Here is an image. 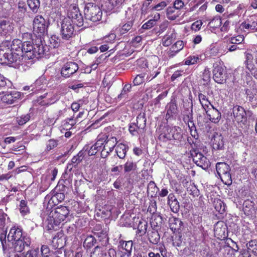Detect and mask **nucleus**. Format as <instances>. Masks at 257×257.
<instances>
[{"label": "nucleus", "instance_id": "nucleus-24", "mask_svg": "<svg viewBox=\"0 0 257 257\" xmlns=\"http://www.w3.org/2000/svg\"><path fill=\"white\" fill-rule=\"evenodd\" d=\"M246 100L249 102H252L255 100V96L257 95V88L255 85L245 89Z\"/></svg>", "mask_w": 257, "mask_h": 257}, {"label": "nucleus", "instance_id": "nucleus-28", "mask_svg": "<svg viewBox=\"0 0 257 257\" xmlns=\"http://www.w3.org/2000/svg\"><path fill=\"white\" fill-rule=\"evenodd\" d=\"M183 186L187 188V191L190 194L194 196H198L199 190L194 183H191V182L189 183L188 181H186L185 182L183 181Z\"/></svg>", "mask_w": 257, "mask_h": 257}, {"label": "nucleus", "instance_id": "nucleus-27", "mask_svg": "<svg viewBox=\"0 0 257 257\" xmlns=\"http://www.w3.org/2000/svg\"><path fill=\"white\" fill-rule=\"evenodd\" d=\"M124 0H107L105 2V6L108 11H110L114 9L120 7Z\"/></svg>", "mask_w": 257, "mask_h": 257}, {"label": "nucleus", "instance_id": "nucleus-60", "mask_svg": "<svg viewBox=\"0 0 257 257\" xmlns=\"http://www.w3.org/2000/svg\"><path fill=\"white\" fill-rule=\"evenodd\" d=\"M198 60H199L198 57H196L195 56H191L186 60L185 64L188 65H192L196 63Z\"/></svg>", "mask_w": 257, "mask_h": 257}, {"label": "nucleus", "instance_id": "nucleus-11", "mask_svg": "<svg viewBox=\"0 0 257 257\" xmlns=\"http://www.w3.org/2000/svg\"><path fill=\"white\" fill-rule=\"evenodd\" d=\"M213 79L214 81L220 84L224 83L227 78L226 70L219 66H216L213 69Z\"/></svg>", "mask_w": 257, "mask_h": 257}, {"label": "nucleus", "instance_id": "nucleus-43", "mask_svg": "<svg viewBox=\"0 0 257 257\" xmlns=\"http://www.w3.org/2000/svg\"><path fill=\"white\" fill-rule=\"evenodd\" d=\"M137 168V165L133 161H127L124 165V170L125 172H129L134 171Z\"/></svg>", "mask_w": 257, "mask_h": 257}, {"label": "nucleus", "instance_id": "nucleus-54", "mask_svg": "<svg viewBox=\"0 0 257 257\" xmlns=\"http://www.w3.org/2000/svg\"><path fill=\"white\" fill-rule=\"evenodd\" d=\"M26 257H41L38 248L28 251L26 253Z\"/></svg>", "mask_w": 257, "mask_h": 257}, {"label": "nucleus", "instance_id": "nucleus-6", "mask_svg": "<svg viewBox=\"0 0 257 257\" xmlns=\"http://www.w3.org/2000/svg\"><path fill=\"white\" fill-rule=\"evenodd\" d=\"M60 35L63 40L69 41L74 37V26L69 19H63L60 22Z\"/></svg>", "mask_w": 257, "mask_h": 257}, {"label": "nucleus", "instance_id": "nucleus-40", "mask_svg": "<svg viewBox=\"0 0 257 257\" xmlns=\"http://www.w3.org/2000/svg\"><path fill=\"white\" fill-rule=\"evenodd\" d=\"M183 48V42L182 41H178L172 47L170 50L169 56L171 53H177Z\"/></svg>", "mask_w": 257, "mask_h": 257}, {"label": "nucleus", "instance_id": "nucleus-8", "mask_svg": "<svg viewBox=\"0 0 257 257\" xmlns=\"http://www.w3.org/2000/svg\"><path fill=\"white\" fill-rule=\"evenodd\" d=\"M48 26L45 19L41 15H37L33 21L34 32L41 37L47 30Z\"/></svg>", "mask_w": 257, "mask_h": 257}, {"label": "nucleus", "instance_id": "nucleus-35", "mask_svg": "<svg viewBox=\"0 0 257 257\" xmlns=\"http://www.w3.org/2000/svg\"><path fill=\"white\" fill-rule=\"evenodd\" d=\"M131 84H125L123 87L121 93L117 96V99L121 100L122 99H125L127 97L128 92L131 91Z\"/></svg>", "mask_w": 257, "mask_h": 257}, {"label": "nucleus", "instance_id": "nucleus-9", "mask_svg": "<svg viewBox=\"0 0 257 257\" xmlns=\"http://www.w3.org/2000/svg\"><path fill=\"white\" fill-rule=\"evenodd\" d=\"M194 162L199 167L206 170L210 166V162L203 155L197 150L191 151Z\"/></svg>", "mask_w": 257, "mask_h": 257}, {"label": "nucleus", "instance_id": "nucleus-58", "mask_svg": "<svg viewBox=\"0 0 257 257\" xmlns=\"http://www.w3.org/2000/svg\"><path fill=\"white\" fill-rule=\"evenodd\" d=\"M138 130H139L138 125L136 123H132L130 125L129 132L133 136H136L138 134Z\"/></svg>", "mask_w": 257, "mask_h": 257}, {"label": "nucleus", "instance_id": "nucleus-30", "mask_svg": "<svg viewBox=\"0 0 257 257\" xmlns=\"http://www.w3.org/2000/svg\"><path fill=\"white\" fill-rule=\"evenodd\" d=\"M167 111L166 117L170 118V116H173V114L177 112V106L174 102H171L167 105L166 107Z\"/></svg>", "mask_w": 257, "mask_h": 257}, {"label": "nucleus", "instance_id": "nucleus-21", "mask_svg": "<svg viewBox=\"0 0 257 257\" xmlns=\"http://www.w3.org/2000/svg\"><path fill=\"white\" fill-rule=\"evenodd\" d=\"M27 11V7L24 2H19L18 4V10L15 13L13 17L17 21L21 20Z\"/></svg>", "mask_w": 257, "mask_h": 257}, {"label": "nucleus", "instance_id": "nucleus-15", "mask_svg": "<svg viewBox=\"0 0 257 257\" xmlns=\"http://www.w3.org/2000/svg\"><path fill=\"white\" fill-rule=\"evenodd\" d=\"M14 30V25L9 20H3L0 21V34L2 35H9Z\"/></svg>", "mask_w": 257, "mask_h": 257}, {"label": "nucleus", "instance_id": "nucleus-56", "mask_svg": "<svg viewBox=\"0 0 257 257\" xmlns=\"http://www.w3.org/2000/svg\"><path fill=\"white\" fill-rule=\"evenodd\" d=\"M41 254L44 257H48L51 253L50 249L46 245H42L41 248Z\"/></svg>", "mask_w": 257, "mask_h": 257}, {"label": "nucleus", "instance_id": "nucleus-10", "mask_svg": "<svg viewBox=\"0 0 257 257\" xmlns=\"http://www.w3.org/2000/svg\"><path fill=\"white\" fill-rule=\"evenodd\" d=\"M78 69V65L75 62H67L61 68V76L66 78H69L76 73Z\"/></svg>", "mask_w": 257, "mask_h": 257}, {"label": "nucleus", "instance_id": "nucleus-18", "mask_svg": "<svg viewBox=\"0 0 257 257\" xmlns=\"http://www.w3.org/2000/svg\"><path fill=\"white\" fill-rule=\"evenodd\" d=\"M255 207L253 201L247 199L243 204V211L244 214L248 216H252L255 214Z\"/></svg>", "mask_w": 257, "mask_h": 257}, {"label": "nucleus", "instance_id": "nucleus-12", "mask_svg": "<svg viewBox=\"0 0 257 257\" xmlns=\"http://www.w3.org/2000/svg\"><path fill=\"white\" fill-rule=\"evenodd\" d=\"M31 239L28 236H24L23 238L12 242L13 247L15 251L21 252L25 246H29L31 244Z\"/></svg>", "mask_w": 257, "mask_h": 257}, {"label": "nucleus", "instance_id": "nucleus-62", "mask_svg": "<svg viewBox=\"0 0 257 257\" xmlns=\"http://www.w3.org/2000/svg\"><path fill=\"white\" fill-rule=\"evenodd\" d=\"M152 0H146L145 1L141 8V12L142 14H146L147 13L148 7L150 5Z\"/></svg>", "mask_w": 257, "mask_h": 257}, {"label": "nucleus", "instance_id": "nucleus-7", "mask_svg": "<svg viewBox=\"0 0 257 257\" xmlns=\"http://www.w3.org/2000/svg\"><path fill=\"white\" fill-rule=\"evenodd\" d=\"M5 43L3 44L0 46V63L6 64H15L16 66L19 65L17 64V61L15 59V57L11 52L9 47L8 45L6 46Z\"/></svg>", "mask_w": 257, "mask_h": 257}, {"label": "nucleus", "instance_id": "nucleus-14", "mask_svg": "<svg viewBox=\"0 0 257 257\" xmlns=\"http://www.w3.org/2000/svg\"><path fill=\"white\" fill-rule=\"evenodd\" d=\"M22 230L19 228L12 227L7 236V239L9 242H13L23 238Z\"/></svg>", "mask_w": 257, "mask_h": 257}, {"label": "nucleus", "instance_id": "nucleus-48", "mask_svg": "<svg viewBox=\"0 0 257 257\" xmlns=\"http://www.w3.org/2000/svg\"><path fill=\"white\" fill-rule=\"evenodd\" d=\"M65 198V195L63 193H58L53 196L51 199V200L53 202L55 203H58L61 202Z\"/></svg>", "mask_w": 257, "mask_h": 257}, {"label": "nucleus", "instance_id": "nucleus-44", "mask_svg": "<svg viewBox=\"0 0 257 257\" xmlns=\"http://www.w3.org/2000/svg\"><path fill=\"white\" fill-rule=\"evenodd\" d=\"M30 117L31 116L30 114L22 115L17 117V122L19 125H23L30 120Z\"/></svg>", "mask_w": 257, "mask_h": 257}, {"label": "nucleus", "instance_id": "nucleus-64", "mask_svg": "<svg viewBox=\"0 0 257 257\" xmlns=\"http://www.w3.org/2000/svg\"><path fill=\"white\" fill-rule=\"evenodd\" d=\"M202 25V22L201 20H198L194 22L191 25V29L195 31L199 30Z\"/></svg>", "mask_w": 257, "mask_h": 257}, {"label": "nucleus", "instance_id": "nucleus-23", "mask_svg": "<svg viewBox=\"0 0 257 257\" xmlns=\"http://www.w3.org/2000/svg\"><path fill=\"white\" fill-rule=\"evenodd\" d=\"M133 242L132 240L127 241L120 240L119 241L118 247L119 250H123L128 252V254H132Z\"/></svg>", "mask_w": 257, "mask_h": 257}, {"label": "nucleus", "instance_id": "nucleus-45", "mask_svg": "<svg viewBox=\"0 0 257 257\" xmlns=\"http://www.w3.org/2000/svg\"><path fill=\"white\" fill-rule=\"evenodd\" d=\"M20 211L22 215H25L29 212V209L27 206V202L22 200L20 202Z\"/></svg>", "mask_w": 257, "mask_h": 257}, {"label": "nucleus", "instance_id": "nucleus-37", "mask_svg": "<svg viewBox=\"0 0 257 257\" xmlns=\"http://www.w3.org/2000/svg\"><path fill=\"white\" fill-rule=\"evenodd\" d=\"M102 139H103L104 143H105V145L103 146L104 150H107V147L109 145H112V147L114 148L117 144V139L114 137L110 138L106 137V138H102Z\"/></svg>", "mask_w": 257, "mask_h": 257}, {"label": "nucleus", "instance_id": "nucleus-3", "mask_svg": "<svg viewBox=\"0 0 257 257\" xmlns=\"http://www.w3.org/2000/svg\"><path fill=\"white\" fill-rule=\"evenodd\" d=\"M182 138L181 128L176 126H165L159 136V139L163 142H166L172 139L180 141Z\"/></svg>", "mask_w": 257, "mask_h": 257}, {"label": "nucleus", "instance_id": "nucleus-34", "mask_svg": "<svg viewBox=\"0 0 257 257\" xmlns=\"http://www.w3.org/2000/svg\"><path fill=\"white\" fill-rule=\"evenodd\" d=\"M27 4L33 13H37L40 7V0H27Z\"/></svg>", "mask_w": 257, "mask_h": 257}, {"label": "nucleus", "instance_id": "nucleus-59", "mask_svg": "<svg viewBox=\"0 0 257 257\" xmlns=\"http://www.w3.org/2000/svg\"><path fill=\"white\" fill-rule=\"evenodd\" d=\"M147 226L148 225L147 222L143 223L140 222L138 227V231L140 233H142L143 234H144L147 231Z\"/></svg>", "mask_w": 257, "mask_h": 257}, {"label": "nucleus", "instance_id": "nucleus-42", "mask_svg": "<svg viewBox=\"0 0 257 257\" xmlns=\"http://www.w3.org/2000/svg\"><path fill=\"white\" fill-rule=\"evenodd\" d=\"M176 10L174 6L169 7L167 8L166 14L169 20H174L178 17V15L174 14Z\"/></svg>", "mask_w": 257, "mask_h": 257}, {"label": "nucleus", "instance_id": "nucleus-53", "mask_svg": "<svg viewBox=\"0 0 257 257\" xmlns=\"http://www.w3.org/2000/svg\"><path fill=\"white\" fill-rule=\"evenodd\" d=\"M72 24L78 27H80L83 26L84 25V19L82 15H78V17L75 20H74L72 21Z\"/></svg>", "mask_w": 257, "mask_h": 257}, {"label": "nucleus", "instance_id": "nucleus-47", "mask_svg": "<svg viewBox=\"0 0 257 257\" xmlns=\"http://www.w3.org/2000/svg\"><path fill=\"white\" fill-rule=\"evenodd\" d=\"M145 74L142 73L137 75L136 77L134 79L133 83L134 85H139L142 84L145 80Z\"/></svg>", "mask_w": 257, "mask_h": 257}, {"label": "nucleus", "instance_id": "nucleus-17", "mask_svg": "<svg viewBox=\"0 0 257 257\" xmlns=\"http://www.w3.org/2000/svg\"><path fill=\"white\" fill-rule=\"evenodd\" d=\"M206 114L209 120L214 123H218L221 118V113L213 105L206 110Z\"/></svg>", "mask_w": 257, "mask_h": 257}, {"label": "nucleus", "instance_id": "nucleus-38", "mask_svg": "<svg viewBox=\"0 0 257 257\" xmlns=\"http://www.w3.org/2000/svg\"><path fill=\"white\" fill-rule=\"evenodd\" d=\"M159 188L157 187L154 181H150L148 185L147 193L148 195H150L152 197L156 195Z\"/></svg>", "mask_w": 257, "mask_h": 257}, {"label": "nucleus", "instance_id": "nucleus-41", "mask_svg": "<svg viewBox=\"0 0 257 257\" xmlns=\"http://www.w3.org/2000/svg\"><path fill=\"white\" fill-rule=\"evenodd\" d=\"M94 234L98 238L100 241H104L106 243L108 240L107 231L101 230L100 232H95Z\"/></svg>", "mask_w": 257, "mask_h": 257}, {"label": "nucleus", "instance_id": "nucleus-31", "mask_svg": "<svg viewBox=\"0 0 257 257\" xmlns=\"http://www.w3.org/2000/svg\"><path fill=\"white\" fill-rule=\"evenodd\" d=\"M246 246L248 251L257 256V240L256 239H252L248 241L246 243Z\"/></svg>", "mask_w": 257, "mask_h": 257}, {"label": "nucleus", "instance_id": "nucleus-36", "mask_svg": "<svg viewBox=\"0 0 257 257\" xmlns=\"http://www.w3.org/2000/svg\"><path fill=\"white\" fill-rule=\"evenodd\" d=\"M96 242V238L92 236H88L83 242V246L87 248H90L91 247L93 246Z\"/></svg>", "mask_w": 257, "mask_h": 257}, {"label": "nucleus", "instance_id": "nucleus-50", "mask_svg": "<svg viewBox=\"0 0 257 257\" xmlns=\"http://www.w3.org/2000/svg\"><path fill=\"white\" fill-rule=\"evenodd\" d=\"M168 26V22L167 21H164L163 23H162L160 26L159 28H155L154 30L155 31L156 33L157 34L159 33L161 34L164 32Z\"/></svg>", "mask_w": 257, "mask_h": 257}, {"label": "nucleus", "instance_id": "nucleus-32", "mask_svg": "<svg viewBox=\"0 0 257 257\" xmlns=\"http://www.w3.org/2000/svg\"><path fill=\"white\" fill-rule=\"evenodd\" d=\"M137 125L139 129L143 130L146 126V118L145 112H141L137 117Z\"/></svg>", "mask_w": 257, "mask_h": 257}, {"label": "nucleus", "instance_id": "nucleus-61", "mask_svg": "<svg viewBox=\"0 0 257 257\" xmlns=\"http://www.w3.org/2000/svg\"><path fill=\"white\" fill-rule=\"evenodd\" d=\"M256 66L249 65L248 66V70H250L251 75L257 79V58L256 59Z\"/></svg>", "mask_w": 257, "mask_h": 257}, {"label": "nucleus", "instance_id": "nucleus-29", "mask_svg": "<svg viewBox=\"0 0 257 257\" xmlns=\"http://www.w3.org/2000/svg\"><path fill=\"white\" fill-rule=\"evenodd\" d=\"M213 206L216 211L220 214H223L225 212L226 205L220 199H215L213 201Z\"/></svg>", "mask_w": 257, "mask_h": 257}, {"label": "nucleus", "instance_id": "nucleus-51", "mask_svg": "<svg viewBox=\"0 0 257 257\" xmlns=\"http://www.w3.org/2000/svg\"><path fill=\"white\" fill-rule=\"evenodd\" d=\"M133 26V22L132 21H128L125 24H124L121 29H120V33L123 35L127 33L129 30L131 29Z\"/></svg>", "mask_w": 257, "mask_h": 257}, {"label": "nucleus", "instance_id": "nucleus-52", "mask_svg": "<svg viewBox=\"0 0 257 257\" xmlns=\"http://www.w3.org/2000/svg\"><path fill=\"white\" fill-rule=\"evenodd\" d=\"M171 210L174 213H177L180 209V205L178 200L168 203Z\"/></svg>", "mask_w": 257, "mask_h": 257}, {"label": "nucleus", "instance_id": "nucleus-4", "mask_svg": "<svg viewBox=\"0 0 257 257\" xmlns=\"http://www.w3.org/2000/svg\"><path fill=\"white\" fill-rule=\"evenodd\" d=\"M84 14L86 20L96 22L101 20L102 12L98 6L89 3L85 6Z\"/></svg>", "mask_w": 257, "mask_h": 257}, {"label": "nucleus", "instance_id": "nucleus-49", "mask_svg": "<svg viewBox=\"0 0 257 257\" xmlns=\"http://www.w3.org/2000/svg\"><path fill=\"white\" fill-rule=\"evenodd\" d=\"M221 20L219 17H215L208 24V25L213 28H216L220 26Z\"/></svg>", "mask_w": 257, "mask_h": 257}, {"label": "nucleus", "instance_id": "nucleus-13", "mask_svg": "<svg viewBox=\"0 0 257 257\" xmlns=\"http://www.w3.org/2000/svg\"><path fill=\"white\" fill-rule=\"evenodd\" d=\"M169 223L170 229L178 233H181L184 228V223L178 218L171 216L169 218Z\"/></svg>", "mask_w": 257, "mask_h": 257}, {"label": "nucleus", "instance_id": "nucleus-46", "mask_svg": "<svg viewBox=\"0 0 257 257\" xmlns=\"http://www.w3.org/2000/svg\"><path fill=\"white\" fill-rule=\"evenodd\" d=\"M59 141L55 139L49 140L46 144V150L50 151L58 145Z\"/></svg>", "mask_w": 257, "mask_h": 257}, {"label": "nucleus", "instance_id": "nucleus-33", "mask_svg": "<svg viewBox=\"0 0 257 257\" xmlns=\"http://www.w3.org/2000/svg\"><path fill=\"white\" fill-rule=\"evenodd\" d=\"M148 235L149 241L153 244H156L160 241V234L156 230L153 229L150 233H149Z\"/></svg>", "mask_w": 257, "mask_h": 257}, {"label": "nucleus", "instance_id": "nucleus-1", "mask_svg": "<svg viewBox=\"0 0 257 257\" xmlns=\"http://www.w3.org/2000/svg\"><path fill=\"white\" fill-rule=\"evenodd\" d=\"M38 43L32 45L31 42H24L14 39L11 45L10 50L13 52L14 57L17 61V64L20 65L23 58L29 60L40 58L49 51V47L44 45L41 39Z\"/></svg>", "mask_w": 257, "mask_h": 257}, {"label": "nucleus", "instance_id": "nucleus-5", "mask_svg": "<svg viewBox=\"0 0 257 257\" xmlns=\"http://www.w3.org/2000/svg\"><path fill=\"white\" fill-rule=\"evenodd\" d=\"M216 169L218 176L226 185H230L232 183L229 166L224 162H219L216 165Z\"/></svg>", "mask_w": 257, "mask_h": 257}, {"label": "nucleus", "instance_id": "nucleus-63", "mask_svg": "<svg viewBox=\"0 0 257 257\" xmlns=\"http://www.w3.org/2000/svg\"><path fill=\"white\" fill-rule=\"evenodd\" d=\"M156 25L155 21L154 20H150L147 22L145 23L142 27L143 29L148 30L152 28Z\"/></svg>", "mask_w": 257, "mask_h": 257}, {"label": "nucleus", "instance_id": "nucleus-57", "mask_svg": "<svg viewBox=\"0 0 257 257\" xmlns=\"http://www.w3.org/2000/svg\"><path fill=\"white\" fill-rule=\"evenodd\" d=\"M181 233H178V235H176L172 240V244L174 246L179 247L182 243V235Z\"/></svg>", "mask_w": 257, "mask_h": 257}, {"label": "nucleus", "instance_id": "nucleus-26", "mask_svg": "<svg viewBox=\"0 0 257 257\" xmlns=\"http://www.w3.org/2000/svg\"><path fill=\"white\" fill-rule=\"evenodd\" d=\"M104 145L103 139L101 138L98 139L94 145H93L89 149L88 152L89 156L95 155L97 152L99 151L102 145Z\"/></svg>", "mask_w": 257, "mask_h": 257}, {"label": "nucleus", "instance_id": "nucleus-39", "mask_svg": "<svg viewBox=\"0 0 257 257\" xmlns=\"http://www.w3.org/2000/svg\"><path fill=\"white\" fill-rule=\"evenodd\" d=\"M83 158L84 153L82 151H80L76 156L72 158L71 163L74 167H76L82 161Z\"/></svg>", "mask_w": 257, "mask_h": 257}, {"label": "nucleus", "instance_id": "nucleus-19", "mask_svg": "<svg viewBox=\"0 0 257 257\" xmlns=\"http://www.w3.org/2000/svg\"><path fill=\"white\" fill-rule=\"evenodd\" d=\"M212 148L214 150H219L224 149V141L223 136L216 134L211 140Z\"/></svg>", "mask_w": 257, "mask_h": 257}, {"label": "nucleus", "instance_id": "nucleus-55", "mask_svg": "<svg viewBox=\"0 0 257 257\" xmlns=\"http://www.w3.org/2000/svg\"><path fill=\"white\" fill-rule=\"evenodd\" d=\"M244 40V37L242 35H238L235 37H232L229 40V42L233 44H240Z\"/></svg>", "mask_w": 257, "mask_h": 257}, {"label": "nucleus", "instance_id": "nucleus-20", "mask_svg": "<svg viewBox=\"0 0 257 257\" xmlns=\"http://www.w3.org/2000/svg\"><path fill=\"white\" fill-rule=\"evenodd\" d=\"M233 114L236 120L238 122H242L246 118V112L244 108L240 106H235L233 108Z\"/></svg>", "mask_w": 257, "mask_h": 257}, {"label": "nucleus", "instance_id": "nucleus-2", "mask_svg": "<svg viewBox=\"0 0 257 257\" xmlns=\"http://www.w3.org/2000/svg\"><path fill=\"white\" fill-rule=\"evenodd\" d=\"M47 219L46 228L48 230H57L61 221H64L69 213V210L66 206L57 208L55 211L51 212Z\"/></svg>", "mask_w": 257, "mask_h": 257}, {"label": "nucleus", "instance_id": "nucleus-22", "mask_svg": "<svg viewBox=\"0 0 257 257\" xmlns=\"http://www.w3.org/2000/svg\"><path fill=\"white\" fill-rule=\"evenodd\" d=\"M78 15H81L78 7L73 6H71L68 12L67 17L64 18L65 19H69L70 22L75 20L78 17Z\"/></svg>", "mask_w": 257, "mask_h": 257}, {"label": "nucleus", "instance_id": "nucleus-16", "mask_svg": "<svg viewBox=\"0 0 257 257\" xmlns=\"http://www.w3.org/2000/svg\"><path fill=\"white\" fill-rule=\"evenodd\" d=\"M21 96L20 92L13 91L3 96L2 100L3 102L7 104H13L18 101Z\"/></svg>", "mask_w": 257, "mask_h": 257}, {"label": "nucleus", "instance_id": "nucleus-25", "mask_svg": "<svg viewBox=\"0 0 257 257\" xmlns=\"http://www.w3.org/2000/svg\"><path fill=\"white\" fill-rule=\"evenodd\" d=\"M128 147L122 143L119 144L115 149V152L119 159H123L125 158Z\"/></svg>", "mask_w": 257, "mask_h": 257}]
</instances>
